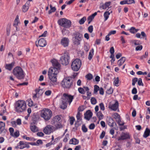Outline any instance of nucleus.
<instances>
[{"mask_svg":"<svg viewBox=\"0 0 150 150\" xmlns=\"http://www.w3.org/2000/svg\"><path fill=\"white\" fill-rule=\"evenodd\" d=\"M73 99V96L66 93H64L62 96L61 108L63 109H66L67 107V104L69 103L70 105Z\"/></svg>","mask_w":150,"mask_h":150,"instance_id":"nucleus-1","label":"nucleus"},{"mask_svg":"<svg viewBox=\"0 0 150 150\" xmlns=\"http://www.w3.org/2000/svg\"><path fill=\"white\" fill-rule=\"evenodd\" d=\"M59 70L54 67H50L48 71V76L49 79L53 83L57 80V75L59 73Z\"/></svg>","mask_w":150,"mask_h":150,"instance_id":"nucleus-2","label":"nucleus"},{"mask_svg":"<svg viewBox=\"0 0 150 150\" xmlns=\"http://www.w3.org/2000/svg\"><path fill=\"white\" fill-rule=\"evenodd\" d=\"M26 105L25 101L23 100H19L16 103L15 109L16 111L18 112H24L26 109Z\"/></svg>","mask_w":150,"mask_h":150,"instance_id":"nucleus-3","label":"nucleus"},{"mask_svg":"<svg viewBox=\"0 0 150 150\" xmlns=\"http://www.w3.org/2000/svg\"><path fill=\"white\" fill-rule=\"evenodd\" d=\"M13 74L18 79H22L25 76V73L21 68L19 66L15 67L13 70Z\"/></svg>","mask_w":150,"mask_h":150,"instance_id":"nucleus-4","label":"nucleus"},{"mask_svg":"<svg viewBox=\"0 0 150 150\" xmlns=\"http://www.w3.org/2000/svg\"><path fill=\"white\" fill-rule=\"evenodd\" d=\"M52 115V111L48 108H44L41 111L40 116L46 121L51 119Z\"/></svg>","mask_w":150,"mask_h":150,"instance_id":"nucleus-5","label":"nucleus"},{"mask_svg":"<svg viewBox=\"0 0 150 150\" xmlns=\"http://www.w3.org/2000/svg\"><path fill=\"white\" fill-rule=\"evenodd\" d=\"M60 115L55 116L51 121L52 125H54L57 129H59L62 128V125L61 122V117Z\"/></svg>","mask_w":150,"mask_h":150,"instance_id":"nucleus-6","label":"nucleus"},{"mask_svg":"<svg viewBox=\"0 0 150 150\" xmlns=\"http://www.w3.org/2000/svg\"><path fill=\"white\" fill-rule=\"evenodd\" d=\"M57 23L59 25L65 28H70L71 25V21L65 18H62L59 20Z\"/></svg>","mask_w":150,"mask_h":150,"instance_id":"nucleus-7","label":"nucleus"},{"mask_svg":"<svg viewBox=\"0 0 150 150\" xmlns=\"http://www.w3.org/2000/svg\"><path fill=\"white\" fill-rule=\"evenodd\" d=\"M73 35L72 40L74 43L77 45H80L83 38L82 35L79 32H76L74 33Z\"/></svg>","mask_w":150,"mask_h":150,"instance_id":"nucleus-8","label":"nucleus"},{"mask_svg":"<svg viewBox=\"0 0 150 150\" xmlns=\"http://www.w3.org/2000/svg\"><path fill=\"white\" fill-rule=\"evenodd\" d=\"M81 66V62L79 59H76L72 62L71 65L72 70L74 71H77L80 69Z\"/></svg>","mask_w":150,"mask_h":150,"instance_id":"nucleus-9","label":"nucleus"},{"mask_svg":"<svg viewBox=\"0 0 150 150\" xmlns=\"http://www.w3.org/2000/svg\"><path fill=\"white\" fill-rule=\"evenodd\" d=\"M69 53L67 51H65L63 55L61 57L60 62L63 65H67L69 63Z\"/></svg>","mask_w":150,"mask_h":150,"instance_id":"nucleus-10","label":"nucleus"},{"mask_svg":"<svg viewBox=\"0 0 150 150\" xmlns=\"http://www.w3.org/2000/svg\"><path fill=\"white\" fill-rule=\"evenodd\" d=\"M71 78L69 77L64 79L61 83L62 86L64 88H70L72 84V81H71Z\"/></svg>","mask_w":150,"mask_h":150,"instance_id":"nucleus-11","label":"nucleus"},{"mask_svg":"<svg viewBox=\"0 0 150 150\" xmlns=\"http://www.w3.org/2000/svg\"><path fill=\"white\" fill-rule=\"evenodd\" d=\"M25 147L28 148L30 147L28 142L20 141L17 144V146H15V148L16 149H22Z\"/></svg>","mask_w":150,"mask_h":150,"instance_id":"nucleus-12","label":"nucleus"},{"mask_svg":"<svg viewBox=\"0 0 150 150\" xmlns=\"http://www.w3.org/2000/svg\"><path fill=\"white\" fill-rule=\"evenodd\" d=\"M130 136L129 133L127 132H122L121 134L120 137L118 138V140H124L126 139H129Z\"/></svg>","mask_w":150,"mask_h":150,"instance_id":"nucleus-13","label":"nucleus"},{"mask_svg":"<svg viewBox=\"0 0 150 150\" xmlns=\"http://www.w3.org/2000/svg\"><path fill=\"white\" fill-rule=\"evenodd\" d=\"M118 102L116 101L115 103H110L108 107L111 110L116 111L118 109Z\"/></svg>","mask_w":150,"mask_h":150,"instance_id":"nucleus-14","label":"nucleus"},{"mask_svg":"<svg viewBox=\"0 0 150 150\" xmlns=\"http://www.w3.org/2000/svg\"><path fill=\"white\" fill-rule=\"evenodd\" d=\"M53 127L51 125H47L44 129L43 132L46 134H50L53 131Z\"/></svg>","mask_w":150,"mask_h":150,"instance_id":"nucleus-15","label":"nucleus"},{"mask_svg":"<svg viewBox=\"0 0 150 150\" xmlns=\"http://www.w3.org/2000/svg\"><path fill=\"white\" fill-rule=\"evenodd\" d=\"M46 45V41L44 38L40 39L38 41V44L36 43V45L37 47L39 46L40 47H43L45 46Z\"/></svg>","mask_w":150,"mask_h":150,"instance_id":"nucleus-16","label":"nucleus"},{"mask_svg":"<svg viewBox=\"0 0 150 150\" xmlns=\"http://www.w3.org/2000/svg\"><path fill=\"white\" fill-rule=\"evenodd\" d=\"M69 42V40L68 38L64 37L61 39L60 43L64 47H66L68 46Z\"/></svg>","mask_w":150,"mask_h":150,"instance_id":"nucleus-17","label":"nucleus"},{"mask_svg":"<svg viewBox=\"0 0 150 150\" xmlns=\"http://www.w3.org/2000/svg\"><path fill=\"white\" fill-rule=\"evenodd\" d=\"M107 123L109 126L111 127H113L114 124L116 125L113 118L110 117H107Z\"/></svg>","mask_w":150,"mask_h":150,"instance_id":"nucleus-18","label":"nucleus"},{"mask_svg":"<svg viewBox=\"0 0 150 150\" xmlns=\"http://www.w3.org/2000/svg\"><path fill=\"white\" fill-rule=\"evenodd\" d=\"M51 62L53 66V67H54L55 68H57V69L58 70H59L60 65L56 60L55 59L52 60Z\"/></svg>","mask_w":150,"mask_h":150,"instance_id":"nucleus-19","label":"nucleus"},{"mask_svg":"<svg viewBox=\"0 0 150 150\" xmlns=\"http://www.w3.org/2000/svg\"><path fill=\"white\" fill-rule=\"evenodd\" d=\"M85 118L88 120H89L93 115V113L91 110H88L84 114Z\"/></svg>","mask_w":150,"mask_h":150,"instance_id":"nucleus-20","label":"nucleus"},{"mask_svg":"<svg viewBox=\"0 0 150 150\" xmlns=\"http://www.w3.org/2000/svg\"><path fill=\"white\" fill-rule=\"evenodd\" d=\"M15 64V62H12L10 64H6L5 66V68L7 70L11 71L14 66Z\"/></svg>","mask_w":150,"mask_h":150,"instance_id":"nucleus-21","label":"nucleus"},{"mask_svg":"<svg viewBox=\"0 0 150 150\" xmlns=\"http://www.w3.org/2000/svg\"><path fill=\"white\" fill-rule=\"evenodd\" d=\"M110 2H106L105 4L101 3L100 5V8L103 9H106L107 8H108L109 6L110 5Z\"/></svg>","mask_w":150,"mask_h":150,"instance_id":"nucleus-22","label":"nucleus"},{"mask_svg":"<svg viewBox=\"0 0 150 150\" xmlns=\"http://www.w3.org/2000/svg\"><path fill=\"white\" fill-rule=\"evenodd\" d=\"M30 4L29 2L27 1L25 4L23 6L22 10L23 12H25L27 11L29 8Z\"/></svg>","mask_w":150,"mask_h":150,"instance_id":"nucleus-23","label":"nucleus"},{"mask_svg":"<svg viewBox=\"0 0 150 150\" xmlns=\"http://www.w3.org/2000/svg\"><path fill=\"white\" fill-rule=\"evenodd\" d=\"M31 130L33 132H35L39 131L38 127L33 123H31L30 126Z\"/></svg>","mask_w":150,"mask_h":150,"instance_id":"nucleus-24","label":"nucleus"},{"mask_svg":"<svg viewBox=\"0 0 150 150\" xmlns=\"http://www.w3.org/2000/svg\"><path fill=\"white\" fill-rule=\"evenodd\" d=\"M79 141L77 139L73 138L70 139L69 141V143L71 144L77 145L79 144Z\"/></svg>","mask_w":150,"mask_h":150,"instance_id":"nucleus-25","label":"nucleus"},{"mask_svg":"<svg viewBox=\"0 0 150 150\" xmlns=\"http://www.w3.org/2000/svg\"><path fill=\"white\" fill-rule=\"evenodd\" d=\"M150 129L146 128L144 132L143 136L144 138H146L150 135Z\"/></svg>","mask_w":150,"mask_h":150,"instance_id":"nucleus-26","label":"nucleus"},{"mask_svg":"<svg viewBox=\"0 0 150 150\" xmlns=\"http://www.w3.org/2000/svg\"><path fill=\"white\" fill-rule=\"evenodd\" d=\"M125 60V58L124 57H121L119 60H118L117 62V64L119 66H121L124 63Z\"/></svg>","mask_w":150,"mask_h":150,"instance_id":"nucleus-27","label":"nucleus"},{"mask_svg":"<svg viewBox=\"0 0 150 150\" xmlns=\"http://www.w3.org/2000/svg\"><path fill=\"white\" fill-rule=\"evenodd\" d=\"M5 123L2 122H0V134L4 131L5 129Z\"/></svg>","mask_w":150,"mask_h":150,"instance_id":"nucleus-28","label":"nucleus"},{"mask_svg":"<svg viewBox=\"0 0 150 150\" xmlns=\"http://www.w3.org/2000/svg\"><path fill=\"white\" fill-rule=\"evenodd\" d=\"M112 13V11H111L110 12L108 11H106L105 12L104 14V21H106L109 18V15L110 13Z\"/></svg>","mask_w":150,"mask_h":150,"instance_id":"nucleus-29","label":"nucleus"},{"mask_svg":"<svg viewBox=\"0 0 150 150\" xmlns=\"http://www.w3.org/2000/svg\"><path fill=\"white\" fill-rule=\"evenodd\" d=\"M82 115L81 113L79 112H78L77 114L76 115V117L77 119V122H78L82 120L81 117Z\"/></svg>","mask_w":150,"mask_h":150,"instance_id":"nucleus-30","label":"nucleus"},{"mask_svg":"<svg viewBox=\"0 0 150 150\" xmlns=\"http://www.w3.org/2000/svg\"><path fill=\"white\" fill-rule=\"evenodd\" d=\"M96 115L98 117L99 120L103 119L104 117L102 112L100 111L96 112Z\"/></svg>","mask_w":150,"mask_h":150,"instance_id":"nucleus-31","label":"nucleus"},{"mask_svg":"<svg viewBox=\"0 0 150 150\" xmlns=\"http://www.w3.org/2000/svg\"><path fill=\"white\" fill-rule=\"evenodd\" d=\"M35 91L38 94V97L41 96L43 93L42 89H36Z\"/></svg>","mask_w":150,"mask_h":150,"instance_id":"nucleus-32","label":"nucleus"},{"mask_svg":"<svg viewBox=\"0 0 150 150\" xmlns=\"http://www.w3.org/2000/svg\"><path fill=\"white\" fill-rule=\"evenodd\" d=\"M129 30L130 32L131 33L134 34L139 30V29H136L134 27H131Z\"/></svg>","mask_w":150,"mask_h":150,"instance_id":"nucleus-33","label":"nucleus"},{"mask_svg":"<svg viewBox=\"0 0 150 150\" xmlns=\"http://www.w3.org/2000/svg\"><path fill=\"white\" fill-rule=\"evenodd\" d=\"M94 51V50L93 49L90 51L88 57L89 60H91L92 59Z\"/></svg>","mask_w":150,"mask_h":150,"instance_id":"nucleus-34","label":"nucleus"},{"mask_svg":"<svg viewBox=\"0 0 150 150\" xmlns=\"http://www.w3.org/2000/svg\"><path fill=\"white\" fill-rule=\"evenodd\" d=\"M19 20L18 16H17L16 17V18L14 20L15 23H14L13 25L14 26L16 25V27L17 28V26L18 25V23H19Z\"/></svg>","mask_w":150,"mask_h":150,"instance_id":"nucleus-35","label":"nucleus"},{"mask_svg":"<svg viewBox=\"0 0 150 150\" xmlns=\"http://www.w3.org/2000/svg\"><path fill=\"white\" fill-rule=\"evenodd\" d=\"M32 120L33 121V122L35 123L38 120V115L35 114H34L32 116Z\"/></svg>","mask_w":150,"mask_h":150,"instance_id":"nucleus-36","label":"nucleus"},{"mask_svg":"<svg viewBox=\"0 0 150 150\" xmlns=\"http://www.w3.org/2000/svg\"><path fill=\"white\" fill-rule=\"evenodd\" d=\"M85 78L87 80H91L93 79V76L91 74L88 73L85 76Z\"/></svg>","mask_w":150,"mask_h":150,"instance_id":"nucleus-37","label":"nucleus"},{"mask_svg":"<svg viewBox=\"0 0 150 150\" xmlns=\"http://www.w3.org/2000/svg\"><path fill=\"white\" fill-rule=\"evenodd\" d=\"M148 55V52L147 51H146L145 54L139 57V59L140 60H142L144 58H146Z\"/></svg>","mask_w":150,"mask_h":150,"instance_id":"nucleus-38","label":"nucleus"},{"mask_svg":"<svg viewBox=\"0 0 150 150\" xmlns=\"http://www.w3.org/2000/svg\"><path fill=\"white\" fill-rule=\"evenodd\" d=\"M100 88L97 85H95L94 86L93 93L95 94H97V92L100 89Z\"/></svg>","mask_w":150,"mask_h":150,"instance_id":"nucleus-39","label":"nucleus"},{"mask_svg":"<svg viewBox=\"0 0 150 150\" xmlns=\"http://www.w3.org/2000/svg\"><path fill=\"white\" fill-rule=\"evenodd\" d=\"M86 18L85 16L81 18L79 21V23L80 25H82L84 23L85 21H86Z\"/></svg>","mask_w":150,"mask_h":150,"instance_id":"nucleus-40","label":"nucleus"},{"mask_svg":"<svg viewBox=\"0 0 150 150\" xmlns=\"http://www.w3.org/2000/svg\"><path fill=\"white\" fill-rule=\"evenodd\" d=\"M90 48L89 45L87 43H86L84 45V49L85 51L87 52L88 51Z\"/></svg>","mask_w":150,"mask_h":150,"instance_id":"nucleus-41","label":"nucleus"},{"mask_svg":"<svg viewBox=\"0 0 150 150\" xmlns=\"http://www.w3.org/2000/svg\"><path fill=\"white\" fill-rule=\"evenodd\" d=\"M113 116L114 118L116 120L120 118V116L117 113H114L113 114Z\"/></svg>","mask_w":150,"mask_h":150,"instance_id":"nucleus-42","label":"nucleus"},{"mask_svg":"<svg viewBox=\"0 0 150 150\" xmlns=\"http://www.w3.org/2000/svg\"><path fill=\"white\" fill-rule=\"evenodd\" d=\"M19 135L20 134L19 131L18 130H17L14 133H13L11 136L17 138L19 136Z\"/></svg>","mask_w":150,"mask_h":150,"instance_id":"nucleus-43","label":"nucleus"},{"mask_svg":"<svg viewBox=\"0 0 150 150\" xmlns=\"http://www.w3.org/2000/svg\"><path fill=\"white\" fill-rule=\"evenodd\" d=\"M132 43L134 45H139L140 44V42L139 40H134L132 41Z\"/></svg>","mask_w":150,"mask_h":150,"instance_id":"nucleus-44","label":"nucleus"},{"mask_svg":"<svg viewBox=\"0 0 150 150\" xmlns=\"http://www.w3.org/2000/svg\"><path fill=\"white\" fill-rule=\"evenodd\" d=\"M91 103L93 105H95L97 103V100L96 98L94 97H92L91 98Z\"/></svg>","mask_w":150,"mask_h":150,"instance_id":"nucleus-45","label":"nucleus"},{"mask_svg":"<svg viewBox=\"0 0 150 150\" xmlns=\"http://www.w3.org/2000/svg\"><path fill=\"white\" fill-rule=\"evenodd\" d=\"M27 101L28 103V105L30 107H31L33 105V102L31 99H28Z\"/></svg>","mask_w":150,"mask_h":150,"instance_id":"nucleus-46","label":"nucleus"},{"mask_svg":"<svg viewBox=\"0 0 150 150\" xmlns=\"http://www.w3.org/2000/svg\"><path fill=\"white\" fill-rule=\"evenodd\" d=\"M119 82V80L118 77H117L116 78L114 81L113 84L114 85L118 86V84Z\"/></svg>","mask_w":150,"mask_h":150,"instance_id":"nucleus-47","label":"nucleus"},{"mask_svg":"<svg viewBox=\"0 0 150 150\" xmlns=\"http://www.w3.org/2000/svg\"><path fill=\"white\" fill-rule=\"evenodd\" d=\"M81 129L83 132H86L88 131V129L86 127L85 124H83L82 125Z\"/></svg>","mask_w":150,"mask_h":150,"instance_id":"nucleus-48","label":"nucleus"},{"mask_svg":"<svg viewBox=\"0 0 150 150\" xmlns=\"http://www.w3.org/2000/svg\"><path fill=\"white\" fill-rule=\"evenodd\" d=\"M78 90L79 93L81 94H84L85 93V92L83 88L81 87L79 88H78Z\"/></svg>","mask_w":150,"mask_h":150,"instance_id":"nucleus-49","label":"nucleus"},{"mask_svg":"<svg viewBox=\"0 0 150 150\" xmlns=\"http://www.w3.org/2000/svg\"><path fill=\"white\" fill-rule=\"evenodd\" d=\"M113 90L111 87H110L109 89H108L106 91V93L108 94H110L112 93Z\"/></svg>","mask_w":150,"mask_h":150,"instance_id":"nucleus-50","label":"nucleus"},{"mask_svg":"<svg viewBox=\"0 0 150 150\" xmlns=\"http://www.w3.org/2000/svg\"><path fill=\"white\" fill-rule=\"evenodd\" d=\"M138 79L137 77H134L133 79L132 80V85L133 86H134L135 85L136 83L138 81Z\"/></svg>","mask_w":150,"mask_h":150,"instance_id":"nucleus-51","label":"nucleus"},{"mask_svg":"<svg viewBox=\"0 0 150 150\" xmlns=\"http://www.w3.org/2000/svg\"><path fill=\"white\" fill-rule=\"evenodd\" d=\"M138 84L139 86H143L144 84L142 82V79L141 78H139L138 80Z\"/></svg>","mask_w":150,"mask_h":150,"instance_id":"nucleus-52","label":"nucleus"},{"mask_svg":"<svg viewBox=\"0 0 150 150\" xmlns=\"http://www.w3.org/2000/svg\"><path fill=\"white\" fill-rule=\"evenodd\" d=\"M116 121L117 122V123L120 126L123 125L125 124V123L122 121H121L120 120V118L117 120Z\"/></svg>","mask_w":150,"mask_h":150,"instance_id":"nucleus-53","label":"nucleus"},{"mask_svg":"<svg viewBox=\"0 0 150 150\" xmlns=\"http://www.w3.org/2000/svg\"><path fill=\"white\" fill-rule=\"evenodd\" d=\"M75 120V119L74 117H70V122L71 125H73L74 122Z\"/></svg>","mask_w":150,"mask_h":150,"instance_id":"nucleus-54","label":"nucleus"},{"mask_svg":"<svg viewBox=\"0 0 150 150\" xmlns=\"http://www.w3.org/2000/svg\"><path fill=\"white\" fill-rule=\"evenodd\" d=\"M99 106L100 109L104 111L105 110V108L103 103H100L99 104Z\"/></svg>","mask_w":150,"mask_h":150,"instance_id":"nucleus-55","label":"nucleus"},{"mask_svg":"<svg viewBox=\"0 0 150 150\" xmlns=\"http://www.w3.org/2000/svg\"><path fill=\"white\" fill-rule=\"evenodd\" d=\"M88 31L90 33H92L93 31V27L92 25H91L88 27Z\"/></svg>","mask_w":150,"mask_h":150,"instance_id":"nucleus-56","label":"nucleus"},{"mask_svg":"<svg viewBox=\"0 0 150 150\" xmlns=\"http://www.w3.org/2000/svg\"><path fill=\"white\" fill-rule=\"evenodd\" d=\"M127 4H134L135 1L134 0H127Z\"/></svg>","mask_w":150,"mask_h":150,"instance_id":"nucleus-57","label":"nucleus"},{"mask_svg":"<svg viewBox=\"0 0 150 150\" xmlns=\"http://www.w3.org/2000/svg\"><path fill=\"white\" fill-rule=\"evenodd\" d=\"M142 49V45H139L137 46L135 48V50L137 51H140Z\"/></svg>","mask_w":150,"mask_h":150,"instance_id":"nucleus-58","label":"nucleus"},{"mask_svg":"<svg viewBox=\"0 0 150 150\" xmlns=\"http://www.w3.org/2000/svg\"><path fill=\"white\" fill-rule=\"evenodd\" d=\"M95 127V125L94 123H91L89 126V128L90 129H94Z\"/></svg>","mask_w":150,"mask_h":150,"instance_id":"nucleus-59","label":"nucleus"},{"mask_svg":"<svg viewBox=\"0 0 150 150\" xmlns=\"http://www.w3.org/2000/svg\"><path fill=\"white\" fill-rule=\"evenodd\" d=\"M52 91L51 90H48L46 91L45 92V95L47 96H49L51 94Z\"/></svg>","mask_w":150,"mask_h":150,"instance_id":"nucleus-60","label":"nucleus"},{"mask_svg":"<svg viewBox=\"0 0 150 150\" xmlns=\"http://www.w3.org/2000/svg\"><path fill=\"white\" fill-rule=\"evenodd\" d=\"M50 10L52 11L53 12L55 11L56 10V8L55 7H53L52 6L51 4L50 5Z\"/></svg>","mask_w":150,"mask_h":150,"instance_id":"nucleus-61","label":"nucleus"},{"mask_svg":"<svg viewBox=\"0 0 150 150\" xmlns=\"http://www.w3.org/2000/svg\"><path fill=\"white\" fill-rule=\"evenodd\" d=\"M84 110V108L83 106H79L78 108V111L80 112L83 111Z\"/></svg>","mask_w":150,"mask_h":150,"instance_id":"nucleus-62","label":"nucleus"},{"mask_svg":"<svg viewBox=\"0 0 150 150\" xmlns=\"http://www.w3.org/2000/svg\"><path fill=\"white\" fill-rule=\"evenodd\" d=\"M137 93V90L136 88L135 87L134 88L132 91V93L133 94H136Z\"/></svg>","mask_w":150,"mask_h":150,"instance_id":"nucleus-63","label":"nucleus"},{"mask_svg":"<svg viewBox=\"0 0 150 150\" xmlns=\"http://www.w3.org/2000/svg\"><path fill=\"white\" fill-rule=\"evenodd\" d=\"M54 144V142H53L52 143V141H51L50 142L48 143L46 145V146L47 147H48L49 146H50L52 144Z\"/></svg>","mask_w":150,"mask_h":150,"instance_id":"nucleus-64","label":"nucleus"}]
</instances>
